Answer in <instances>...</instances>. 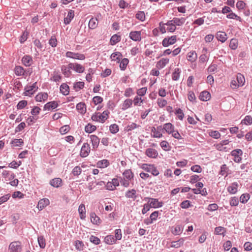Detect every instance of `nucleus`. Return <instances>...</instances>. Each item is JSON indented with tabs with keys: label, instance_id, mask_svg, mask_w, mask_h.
Returning a JSON list of instances; mask_svg holds the SVG:
<instances>
[{
	"label": "nucleus",
	"instance_id": "38",
	"mask_svg": "<svg viewBox=\"0 0 252 252\" xmlns=\"http://www.w3.org/2000/svg\"><path fill=\"white\" fill-rule=\"evenodd\" d=\"M109 165V162L107 159H103L98 161L96 163V166L98 168H104Z\"/></svg>",
	"mask_w": 252,
	"mask_h": 252
},
{
	"label": "nucleus",
	"instance_id": "43",
	"mask_svg": "<svg viewBox=\"0 0 252 252\" xmlns=\"http://www.w3.org/2000/svg\"><path fill=\"white\" fill-rule=\"evenodd\" d=\"M69 88L67 85L66 84H63L61 85L60 87V91L63 94V95H67L69 94Z\"/></svg>",
	"mask_w": 252,
	"mask_h": 252
},
{
	"label": "nucleus",
	"instance_id": "44",
	"mask_svg": "<svg viewBox=\"0 0 252 252\" xmlns=\"http://www.w3.org/2000/svg\"><path fill=\"white\" fill-rule=\"evenodd\" d=\"M96 129L95 126L91 124H88L85 127V131L88 133H92Z\"/></svg>",
	"mask_w": 252,
	"mask_h": 252
},
{
	"label": "nucleus",
	"instance_id": "3",
	"mask_svg": "<svg viewBox=\"0 0 252 252\" xmlns=\"http://www.w3.org/2000/svg\"><path fill=\"white\" fill-rule=\"evenodd\" d=\"M141 168L145 171L151 173L154 176H158L159 174V171L153 164L144 163L141 165Z\"/></svg>",
	"mask_w": 252,
	"mask_h": 252
},
{
	"label": "nucleus",
	"instance_id": "63",
	"mask_svg": "<svg viewBox=\"0 0 252 252\" xmlns=\"http://www.w3.org/2000/svg\"><path fill=\"white\" fill-rule=\"evenodd\" d=\"M249 199L250 195L249 194H243L240 197V201L242 203H245Z\"/></svg>",
	"mask_w": 252,
	"mask_h": 252
},
{
	"label": "nucleus",
	"instance_id": "30",
	"mask_svg": "<svg viewBox=\"0 0 252 252\" xmlns=\"http://www.w3.org/2000/svg\"><path fill=\"white\" fill-rule=\"evenodd\" d=\"M238 187V183H233L227 188V191L231 194H235L237 191Z\"/></svg>",
	"mask_w": 252,
	"mask_h": 252
},
{
	"label": "nucleus",
	"instance_id": "39",
	"mask_svg": "<svg viewBox=\"0 0 252 252\" xmlns=\"http://www.w3.org/2000/svg\"><path fill=\"white\" fill-rule=\"evenodd\" d=\"M216 37L218 40L224 42L227 39V35L224 32H219L217 33Z\"/></svg>",
	"mask_w": 252,
	"mask_h": 252
},
{
	"label": "nucleus",
	"instance_id": "64",
	"mask_svg": "<svg viewBox=\"0 0 252 252\" xmlns=\"http://www.w3.org/2000/svg\"><path fill=\"white\" fill-rule=\"evenodd\" d=\"M188 99L192 102H194L196 100V97L194 93L192 91H189L188 94Z\"/></svg>",
	"mask_w": 252,
	"mask_h": 252
},
{
	"label": "nucleus",
	"instance_id": "5",
	"mask_svg": "<svg viewBox=\"0 0 252 252\" xmlns=\"http://www.w3.org/2000/svg\"><path fill=\"white\" fill-rule=\"evenodd\" d=\"M242 155L243 151L240 149L234 150L231 152V155L234 157L233 160L237 163H239L242 160Z\"/></svg>",
	"mask_w": 252,
	"mask_h": 252
},
{
	"label": "nucleus",
	"instance_id": "27",
	"mask_svg": "<svg viewBox=\"0 0 252 252\" xmlns=\"http://www.w3.org/2000/svg\"><path fill=\"white\" fill-rule=\"evenodd\" d=\"M197 58V55L195 51H192L188 53L187 59L190 62H195Z\"/></svg>",
	"mask_w": 252,
	"mask_h": 252
},
{
	"label": "nucleus",
	"instance_id": "41",
	"mask_svg": "<svg viewBox=\"0 0 252 252\" xmlns=\"http://www.w3.org/2000/svg\"><path fill=\"white\" fill-rule=\"evenodd\" d=\"M10 144L13 147H21L23 145L24 141L22 139H14Z\"/></svg>",
	"mask_w": 252,
	"mask_h": 252
},
{
	"label": "nucleus",
	"instance_id": "7",
	"mask_svg": "<svg viewBox=\"0 0 252 252\" xmlns=\"http://www.w3.org/2000/svg\"><path fill=\"white\" fill-rule=\"evenodd\" d=\"M65 56L67 58L80 60H84L85 59V56L84 54L70 51L67 52L65 54Z\"/></svg>",
	"mask_w": 252,
	"mask_h": 252
},
{
	"label": "nucleus",
	"instance_id": "25",
	"mask_svg": "<svg viewBox=\"0 0 252 252\" xmlns=\"http://www.w3.org/2000/svg\"><path fill=\"white\" fill-rule=\"evenodd\" d=\"M146 155L151 158H156L158 155V153L156 150L152 148H148L145 152Z\"/></svg>",
	"mask_w": 252,
	"mask_h": 252
},
{
	"label": "nucleus",
	"instance_id": "62",
	"mask_svg": "<svg viewBox=\"0 0 252 252\" xmlns=\"http://www.w3.org/2000/svg\"><path fill=\"white\" fill-rule=\"evenodd\" d=\"M122 237V231L120 229H117L115 230V239L116 241L120 240Z\"/></svg>",
	"mask_w": 252,
	"mask_h": 252
},
{
	"label": "nucleus",
	"instance_id": "40",
	"mask_svg": "<svg viewBox=\"0 0 252 252\" xmlns=\"http://www.w3.org/2000/svg\"><path fill=\"white\" fill-rule=\"evenodd\" d=\"M184 242V239L181 238L178 241L172 242L170 247L172 248H178L181 247L183 245Z\"/></svg>",
	"mask_w": 252,
	"mask_h": 252
},
{
	"label": "nucleus",
	"instance_id": "6",
	"mask_svg": "<svg viewBox=\"0 0 252 252\" xmlns=\"http://www.w3.org/2000/svg\"><path fill=\"white\" fill-rule=\"evenodd\" d=\"M119 181L117 178H113L111 181L108 182L105 185L106 189L109 190H114L119 186Z\"/></svg>",
	"mask_w": 252,
	"mask_h": 252
},
{
	"label": "nucleus",
	"instance_id": "13",
	"mask_svg": "<svg viewBox=\"0 0 252 252\" xmlns=\"http://www.w3.org/2000/svg\"><path fill=\"white\" fill-rule=\"evenodd\" d=\"M129 38L134 41H140L141 40V31H131L129 33Z\"/></svg>",
	"mask_w": 252,
	"mask_h": 252
},
{
	"label": "nucleus",
	"instance_id": "61",
	"mask_svg": "<svg viewBox=\"0 0 252 252\" xmlns=\"http://www.w3.org/2000/svg\"><path fill=\"white\" fill-rule=\"evenodd\" d=\"M110 132L113 134H115L119 131V126L116 124L111 125L109 127Z\"/></svg>",
	"mask_w": 252,
	"mask_h": 252
},
{
	"label": "nucleus",
	"instance_id": "19",
	"mask_svg": "<svg viewBox=\"0 0 252 252\" xmlns=\"http://www.w3.org/2000/svg\"><path fill=\"white\" fill-rule=\"evenodd\" d=\"M123 58V55L120 52H115L113 53L110 56V59L112 61L116 62L117 63H120Z\"/></svg>",
	"mask_w": 252,
	"mask_h": 252
},
{
	"label": "nucleus",
	"instance_id": "23",
	"mask_svg": "<svg viewBox=\"0 0 252 252\" xmlns=\"http://www.w3.org/2000/svg\"><path fill=\"white\" fill-rule=\"evenodd\" d=\"M22 62L25 66H30L32 64L33 61L31 56L25 55L22 58Z\"/></svg>",
	"mask_w": 252,
	"mask_h": 252
},
{
	"label": "nucleus",
	"instance_id": "20",
	"mask_svg": "<svg viewBox=\"0 0 252 252\" xmlns=\"http://www.w3.org/2000/svg\"><path fill=\"white\" fill-rule=\"evenodd\" d=\"M50 203L49 200L47 198H43L40 199L37 205V208L39 210H42L43 208L48 205Z\"/></svg>",
	"mask_w": 252,
	"mask_h": 252
},
{
	"label": "nucleus",
	"instance_id": "32",
	"mask_svg": "<svg viewBox=\"0 0 252 252\" xmlns=\"http://www.w3.org/2000/svg\"><path fill=\"white\" fill-rule=\"evenodd\" d=\"M104 242L108 245H113L116 243V239L114 237L111 235H107L104 240Z\"/></svg>",
	"mask_w": 252,
	"mask_h": 252
},
{
	"label": "nucleus",
	"instance_id": "54",
	"mask_svg": "<svg viewBox=\"0 0 252 252\" xmlns=\"http://www.w3.org/2000/svg\"><path fill=\"white\" fill-rule=\"evenodd\" d=\"M135 17L138 20L143 22L145 20V14L144 11H138L135 15Z\"/></svg>",
	"mask_w": 252,
	"mask_h": 252
},
{
	"label": "nucleus",
	"instance_id": "45",
	"mask_svg": "<svg viewBox=\"0 0 252 252\" xmlns=\"http://www.w3.org/2000/svg\"><path fill=\"white\" fill-rule=\"evenodd\" d=\"M160 146L161 148L165 151H170L171 149V146H170L169 143L165 140L162 141L160 143Z\"/></svg>",
	"mask_w": 252,
	"mask_h": 252
},
{
	"label": "nucleus",
	"instance_id": "14",
	"mask_svg": "<svg viewBox=\"0 0 252 252\" xmlns=\"http://www.w3.org/2000/svg\"><path fill=\"white\" fill-rule=\"evenodd\" d=\"M148 202L151 208H159L162 206V202H159L158 199L149 198Z\"/></svg>",
	"mask_w": 252,
	"mask_h": 252
},
{
	"label": "nucleus",
	"instance_id": "18",
	"mask_svg": "<svg viewBox=\"0 0 252 252\" xmlns=\"http://www.w3.org/2000/svg\"><path fill=\"white\" fill-rule=\"evenodd\" d=\"M78 213L80 219L85 220L86 217V210L84 204H81L78 207Z\"/></svg>",
	"mask_w": 252,
	"mask_h": 252
},
{
	"label": "nucleus",
	"instance_id": "28",
	"mask_svg": "<svg viewBox=\"0 0 252 252\" xmlns=\"http://www.w3.org/2000/svg\"><path fill=\"white\" fill-rule=\"evenodd\" d=\"M62 183V180L60 178H54L50 181V184L55 188H58L60 187Z\"/></svg>",
	"mask_w": 252,
	"mask_h": 252
},
{
	"label": "nucleus",
	"instance_id": "47",
	"mask_svg": "<svg viewBox=\"0 0 252 252\" xmlns=\"http://www.w3.org/2000/svg\"><path fill=\"white\" fill-rule=\"evenodd\" d=\"M183 227L181 225H177L175 226L172 230V233L175 235H179L183 231Z\"/></svg>",
	"mask_w": 252,
	"mask_h": 252
},
{
	"label": "nucleus",
	"instance_id": "49",
	"mask_svg": "<svg viewBox=\"0 0 252 252\" xmlns=\"http://www.w3.org/2000/svg\"><path fill=\"white\" fill-rule=\"evenodd\" d=\"M171 21H172V23L175 26H181L184 23L185 19L184 18L179 19L178 18H174Z\"/></svg>",
	"mask_w": 252,
	"mask_h": 252
},
{
	"label": "nucleus",
	"instance_id": "53",
	"mask_svg": "<svg viewBox=\"0 0 252 252\" xmlns=\"http://www.w3.org/2000/svg\"><path fill=\"white\" fill-rule=\"evenodd\" d=\"M25 91L24 93L25 95L30 96L33 94L35 92L34 90L28 86L25 88Z\"/></svg>",
	"mask_w": 252,
	"mask_h": 252
},
{
	"label": "nucleus",
	"instance_id": "37",
	"mask_svg": "<svg viewBox=\"0 0 252 252\" xmlns=\"http://www.w3.org/2000/svg\"><path fill=\"white\" fill-rule=\"evenodd\" d=\"M125 195L127 198L135 200L136 198V191L134 189L128 190L126 192Z\"/></svg>",
	"mask_w": 252,
	"mask_h": 252
},
{
	"label": "nucleus",
	"instance_id": "42",
	"mask_svg": "<svg viewBox=\"0 0 252 252\" xmlns=\"http://www.w3.org/2000/svg\"><path fill=\"white\" fill-rule=\"evenodd\" d=\"M121 61L120 62V68L122 70H125L129 63V61L127 58H124L121 59Z\"/></svg>",
	"mask_w": 252,
	"mask_h": 252
},
{
	"label": "nucleus",
	"instance_id": "8",
	"mask_svg": "<svg viewBox=\"0 0 252 252\" xmlns=\"http://www.w3.org/2000/svg\"><path fill=\"white\" fill-rule=\"evenodd\" d=\"M9 249L10 252H21L22 247L19 241H14L10 243Z\"/></svg>",
	"mask_w": 252,
	"mask_h": 252
},
{
	"label": "nucleus",
	"instance_id": "52",
	"mask_svg": "<svg viewBox=\"0 0 252 252\" xmlns=\"http://www.w3.org/2000/svg\"><path fill=\"white\" fill-rule=\"evenodd\" d=\"M225 232V228L222 226H218L215 229V234L216 235H224Z\"/></svg>",
	"mask_w": 252,
	"mask_h": 252
},
{
	"label": "nucleus",
	"instance_id": "57",
	"mask_svg": "<svg viewBox=\"0 0 252 252\" xmlns=\"http://www.w3.org/2000/svg\"><path fill=\"white\" fill-rule=\"evenodd\" d=\"M75 246L76 249L80 251L83 250L84 245L82 241L77 240L75 242Z\"/></svg>",
	"mask_w": 252,
	"mask_h": 252
},
{
	"label": "nucleus",
	"instance_id": "21",
	"mask_svg": "<svg viewBox=\"0 0 252 252\" xmlns=\"http://www.w3.org/2000/svg\"><path fill=\"white\" fill-rule=\"evenodd\" d=\"M90 219L91 222L94 224L99 225L101 222L100 218L94 213H91L90 214Z\"/></svg>",
	"mask_w": 252,
	"mask_h": 252
},
{
	"label": "nucleus",
	"instance_id": "59",
	"mask_svg": "<svg viewBox=\"0 0 252 252\" xmlns=\"http://www.w3.org/2000/svg\"><path fill=\"white\" fill-rule=\"evenodd\" d=\"M25 71L21 66H17L15 68V73L17 75L21 76L24 75Z\"/></svg>",
	"mask_w": 252,
	"mask_h": 252
},
{
	"label": "nucleus",
	"instance_id": "50",
	"mask_svg": "<svg viewBox=\"0 0 252 252\" xmlns=\"http://www.w3.org/2000/svg\"><path fill=\"white\" fill-rule=\"evenodd\" d=\"M208 134L211 137L215 139H219L221 136L220 133L217 130H210Z\"/></svg>",
	"mask_w": 252,
	"mask_h": 252
},
{
	"label": "nucleus",
	"instance_id": "33",
	"mask_svg": "<svg viewBox=\"0 0 252 252\" xmlns=\"http://www.w3.org/2000/svg\"><path fill=\"white\" fill-rule=\"evenodd\" d=\"M98 23V20L96 18H92L89 21V28L92 30L95 29L97 27Z\"/></svg>",
	"mask_w": 252,
	"mask_h": 252
},
{
	"label": "nucleus",
	"instance_id": "17",
	"mask_svg": "<svg viewBox=\"0 0 252 252\" xmlns=\"http://www.w3.org/2000/svg\"><path fill=\"white\" fill-rule=\"evenodd\" d=\"M90 138L92 142L93 149H96L99 144V138L95 135H91Z\"/></svg>",
	"mask_w": 252,
	"mask_h": 252
},
{
	"label": "nucleus",
	"instance_id": "36",
	"mask_svg": "<svg viewBox=\"0 0 252 252\" xmlns=\"http://www.w3.org/2000/svg\"><path fill=\"white\" fill-rule=\"evenodd\" d=\"M236 79L239 87L244 86L245 82V79L243 75L241 73H238L236 75Z\"/></svg>",
	"mask_w": 252,
	"mask_h": 252
},
{
	"label": "nucleus",
	"instance_id": "26",
	"mask_svg": "<svg viewBox=\"0 0 252 252\" xmlns=\"http://www.w3.org/2000/svg\"><path fill=\"white\" fill-rule=\"evenodd\" d=\"M199 99L201 100L207 101L211 98V94L207 91H203L200 94Z\"/></svg>",
	"mask_w": 252,
	"mask_h": 252
},
{
	"label": "nucleus",
	"instance_id": "10",
	"mask_svg": "<svg viewBox=\"0 0 252 252\" xmlns=\"http://www.w3.org/2000/svg\"><path fill=\"white\" fill-rule=\"evenodd\" d=\"M177 41L176 35L172 36L169 38H165L162 41L163 46L166 47L170 45L174 44Z\"/></svg>",
	"mask_w": 252,
	"mask_h": 252
},
{
	"label": "nucleus",
	"instance_id": "35",
	"mask_svg": "<svg viewBox=\"0 0 252 252\" xmlns=\"http://www.w3.org/2000/svg\"><path fill=\"white\" fill-rule=\"evenodd\" d=\"M132 102L133 101L131 99H126L122 105V109L126 110L130 108L132 106Z\"/></svg>",
	"mask_w": 252,
	"mask_h": 252
},
{
	"label": "nucleus",
	"instance_id": "15",
	"mask_svg": "<svg viewBox=\"0 0 252 252\" xmlns=\"http://www.w3.org/2000/svg\"><path fill=\"white\" fill-rule=\"evenodd\" d=\"M48 94L46 93H39L35 97L37 102H44L48 99Z\"/></svg>",
	"mask_w": 252,
	"mask_h": 252
},
{
	"label": "nucleus",
	"instance_id": "29",
	"mask_svg": "<svg viewBox=\"0 0 252 252\" xmlns=\"http://www.w3.org/2000/svg\"><path fill=\"white\" fill-rule=\"evenodd\" d=\"M76 109L79 113L84 114L86 112V106L83 102H80L76 105Z\"/></svg>",
	"mask_w": 252,
	"mask_h": 252
},
{
	"label": "nucleus",
	"instance_id": "51",
	"mask_svg": "<svg viewBox=\"0 0 252 252\" xmlns=\"http://www.w3.org/2000/svg\"><path fill=\"white\" fill-rule=\"evenodd\" d=\"M228 170H229V169H228V167H227L226 165L223 164L221 165V166L220 167V174L222 176H224L225 177H226L228 174Z\"/></svg>",
	"mask_w": 252,
	"mask_h": 252
},
{
	"label": "nucleus",
	"instance_id": "55",
	"mask_svg": "<svg viewBox=\"0 0 252 252\" xmlns=\"http://www.w3.org/2000/svg\"><path fill=\"white\" fill-rule=\"evenodd\" d=\"M38 243L39 245V247L41 249H43L46 246V242H45V239L42 236H40L38 237Z\"/></svg>",
	"mask_w": 252,
	"mask_h": 252
},
{
	"label": "nucleus",
	"instance_id": "2",
	"mask_svg": "<svg viewBox=\"0 0 252 252\" xmlns=\"http://www.w3.org/2000/svg\"><path fill=\"white\" fill-rule=\"evenodd\" d=\"M109 114L108 110H105L102 113H95L92 116L91 119L93 121L103 123L108 118Z\"/></svg>",
	"mask_w": 252,
	"mask_h": 252
},
{
	"label": "nucleus",
	"instance_id": "1",
	"mask_svg": "<svg viewBox=\"0 0 252 252\" xmlns=\"http://www.w3.org/2000/svg\"><path fill=\"white\" fill-rule=\"evenodd\" d=\"M133 173L130 169L126 170L123 173V178L120 180L121 185L125 187L129 186V182L133 178Z\"/></svg>",
	"mask_w": 252,
	"mask_h": 252
},
{
	"label": "nucleus",
	"instance_id": "31",
	"mask_svg": "<svg viewBox=\"0 0 252 252\" xmlns=\"http://www.w3.org/2000/svg\"><path fill=\"white\" fill-rule=\"evenodd\" d=\"M74 16V11L69 10L67 16L64 19V22L65 24H69Z\"/></svg>",
	"mask_w": 252,
	"mask_h": 252
},
{
	"label": "nucleus",
	"instance_id": "16",
	"mask_svg": "<svg viewBox=\"0 0 252 252\" xmlns=\"http://www.w3.org/2000/svg\"><path fill=\"white\" fill-rule=\"evenodd\" d=\"M59 104L57 101H50L46 104H45L44 106V110H52L55 109L58 106Z\"/></svg>",
	"mask_w": 252,
	"mask_h": 252
},
{
	"label": "nucleus",
	"instance_id": "60",
	"mask_svg": "<svg viewBox=\"0 0 252 252\" xmlns=\"http://www.w3.org/2000/svg\"><path fill=\"white\" fill-rule=\"evenodd\" d=\"M157 103L160 108H163L167 105V101L163 98H158L157 100Z\"/></svg>",
	"mask_w": 252,
	"mask_h": 252
},
{
	"label": "nucleus",
	"instance_id": "24",
	"mask_svg": "<svg viewBox=\"0 0 252 252\" xmlns=\"http://www.w3.org/2000/svg\"><path fill=\"white\" fill-rule=\"evenodd\" d=\"M169 62V60L168 58H162L157 62L156 66L159 69H161L165 67Z\"/></svg>",
	"mask_w": 252,
	"mask_h": 252
},
{
	"label": "nucleus",
	"instance_id": "34",
	"mask_svg": "<svg viewBox=\"0 0 252 252\" xmlns=\"http://www.w3.org/2000/svg\"><path fill=\"white\" fill-rule=\"evenodd\" d=\"M121 37L117 34H114L110 38V44L114 45L121 41Z\"/></svg>",
	"mask_w": 252,
	"mask_h": 252
},
{
	"label": "nucleus",
	"instance_id": "11",
	"mask_svg": "<svg viewBox=\"0 0 252 252\" xmlns=\"http://www.w3.org/2000/svg\"><path fill=\"white\" fill-rule=\"evenodd\" d=\"M90 151L91 149L89 144L87 143H84L81 149L80 153V156L83 158L87 157L89 155Z\"/></svg>",
	"mask_w": 252,
	"mask_h": 252
},
{
	"label": "nucleus",
	"instance_id": "12",
	"mask_svg": "<svg viewBox=\"0 0 252 252\" xmlns=\"http://www.w3.org/2000/svg\"><path fill=\"white\" fill-rule=\"evenodd\" d=\"M229 143L228 140L221 141L220 143L214 145V146L218 150L220 151H227V148L224 146L228 145Z\"/></svg>",
	"mask_w": 252,
	"mask_h": 252
},
{
	"label": "nucleus",
	"instance_id": "56",
	"mask_svg": "<svg viewBox=\"0 0 252 252\" xmlns=\"http://www.w3.org/2000/svg\"><path fill=\"white\" fill-rule=\"evenodd\" d=\"M71 69V68H69L68 65L67 67L63 66L62 67V71L63 72V73L66 76V77H69L71 75V71L70 70Z\"/></svg>",
	"mask_w": 252,
	"mask_h": 252
},
{
	"label": "nucleus",
	"instance_id": "46",
	"mask_svg": "<svg viewBox=\"0 0 252 252\" xmlns=\"http://www.w3.org/2000/svg\"><path fill=\"white\" fill-rule=\"evenodd\" d=\"M165 25L167 26V31L169 32H173L176 29V26L174 25L171 21H169L165 23Z\"/></svg>",
	"mask_w": 252,
	"mask_h": 252
},
{
	"label": "nucleus",
	"instance_id": "48",
	"mask_svg": "<svg viewBox=\"0 0 252 252\" xmlns=\"http://www.w3.org/2000/svg\"><path fill=\"white\" fill-rule=\"evenodd\" d=\"M181 70L179 68H176L175 69L174 72L172 73V78L174 81L178 80L180 76Z\"/></svg>",
	"mask_w": 252,
	"mask_h": 252
},
{
	"label": "nucleus",
	"instance_id": "58",
	"mask_svg": "<svg viewBox=\"0 0 252 252\" xmlns=\"http://www.w3.org/2000/svg\"><path fill=\"white\" fill-rule=\"evenodd\" d=\"M242 123L246 125H250L252 124V117L251 116H246L244 119L242 120Z\"/></svg>",
	"mask_w": 252,
	"mask_h": 252
},
{
	"label": "nucleus",
	"instance_id": "22",
	"mask_svg": "<svg viewBox=\"0 0 252 252\" xmlns=\"http://www.w3.org/2000/svg\"><path fill=\"white\" fill-rule=\"evenodd\" d=\"M162 129L168 134H170L175 129V126L170 123H166L163 125Z\"/></svg>",
	"mask_w": 252,
	"mask_h": 252
},
{
	"label": "nucleus",
	"instance_id": "4",
	"mask_svg": "<svg viewBox=\"0 0 252 252\" xmlns=\"http://www.w3.org/2000/svg\"><path fill=\"white\" fill-rule=\"evenodd\" d=\"M162 127L161 126H157L156 128L153 126L151 128V136L154 138H160L163 137L161 130Z\"/></svg>",
	"mask_w": 252,
	"mask_h": 252
},
{
	"label": "nucleus",
	"instance_id": "9",
	"mask_svg": "<svg viewBox=\"0 0 252 252\" xmlns=\"http://www.w3.org/2000/svg\"><path fill=\"white\" fill-rule=\"evenodd\" d=\"M68 66L69 68H71L79 73H83L85 70V67L83 65L77 63H69Z\"/></svg>",
	"mask_w": 252,
	"mask_h": 252
}]
</instances>
